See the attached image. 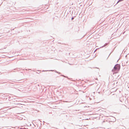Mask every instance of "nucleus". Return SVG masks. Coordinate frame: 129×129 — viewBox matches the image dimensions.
<instances>
[{"label":"nucleus","mask_w":129,"mask_h":129,"mask_svg":"<svg viewBox=\"0 0 129 129\" xmlns=\"http://www.w3.org/2000/svg\"><path fill=\"white\" fill-rule=\"evenodd\" d=\"M120 68V65L118 64L116 65L114 67V69L115 70H118Z\"/></svg>","instance_id":"f257e3e1"},{"label":"nucleus","mask_w":129,"mask_h":129,"mask_svg":"<svg viewBox=\"0 0 129 129\" xmlns=\"http://www.w3.org/2000/svg\"><path fill=\"white\" fill-rule=\"evenodd\" d=\"M107 44H108V43H105V44H104V45L103 46H102V47H105V46H106V45H107Z\"/></svg>","instance_id":"f03ea898"},{"label":"nucleus","mask_w":129,"mask_h":129,"mask_svg":"<svg viewBox=\"0 0 129 129\" xmlns=\"http://www.w3.org/2000/svg\"><path fill=\"white\" fill-rule=\"evenodd\" d=\"M55 72H56V73H58L59 74H60V73H58V72H57L56 71Z\"/></svg>","instance_id":"7ed1b4c3"},{"label":"nucleus","mask_w":129,"mask_h":129,"mask_svg":"<svg viewBox=\"0 0 129 129\" xmlns=\"http://www.w3.org/2000/svg\"><path fill=\"white\" fill-rule=\"evenodd\" d=\"M74 19V18L73 17H72V19H71L72 20H73V19Z\"/></svg>","instance_id":"20e7f679"},{"label":"nucleus","mask_w":129,"mask_h":129,"mask_svg":"<svg viewBox=\"0 0 129 129\" xmlns=\"http://www.w3.org/2000/svg\"><path fill=\"white\" fill-rule=\"evenodd\" d=\"M62 76H64L63 75H62Z\"/></svg>","instance_id":"39448f33"},{"label":"nucleus","mask_w":129,"mask_h":129,"mask_svg":"<svg viewBox=\"0 0 129 129\" xmlns=\"http://www.w3.org/2000/svg\"><path fill=\"white\" fill-rule=\"evenodd\" d=\"M50 71H52V70H51Z\"/></svg>","instance_id":"423d86ee"}]
</instances>
